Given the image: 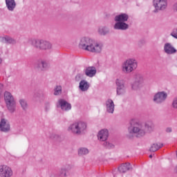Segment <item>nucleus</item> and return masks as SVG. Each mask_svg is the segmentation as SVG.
Masks as SVG:
<instances>
[{
	"instance_id": "f257e3e1",
	"label": "nucleus",
	"mask_w": 177,
	"mask_h": 177,
	"mask_svg": "<svg viewBox=\"0 0 177 177\" xmlns=\"http://www.w3.org/2000/svg\"><path fill=\"white\" fill-rule=\"evenodd\" d=\"M79 46L82 48V49L92 52L93 53H100V52H102V48L101 44H99L88 37L82 38Z\"/></svg>"
},
{
	"instance_id": "f03ea898",
	"label": "nucleus",
	"mask_w": 177,
	"mask_h": 177,
	"mask_svg": "<svg viewBox=\"0 0 177 177\" xmlns=\"http://www.w3.org/2000/svg\"><path fill=\"white\" fill-rule=\"evenodd\" d=\"M138 68V62L133 59H129L122 64V71L125 74H129Z\"/></svg>"
},
{
	"instance_id": "7ed1b4c3",
	"label": "nucleus",
	"mask_w": 177,
	"mask_h": 177,
	"mask_svg": "<svg viewBox=\"0 0 177 177\" xmlns=\"http://www.w3.org/2000/svg\"><path fill=\"white\" fill-rule=\"evenodd\" d=\"M4 100L9 111L13 113L16 110V101H15V97H13L12 93L6 91L4 93Z\"/></svg>"
},
{
	"instance_id": "20e7f679",
	"label": "nucleus",
	"mask_w": 177,
	"mask_h": 177,
	"mask_svg": "<svg viewBox=\"0 0 177 177\" xmlns=\"http://www.w3.org/2000/svg\"><path fill=\"white\" fill-rule=\"evenodd\" d=\"M32 45L37 49H41L42 50H46L52 48V44L49 41L41 39H32Z\"/></svg>"
},
{
	"instance_id": "39448f33",
	"label": "nucleus",
	"mask_w": 177,
	"mask_h": 177,
	"mask_svg": "<svg viewBox=\"0 0 177 177\" xmlns=\"http://www.w3.org/2000/svg\"><path fill=\"white\" fill-rule=\"evenodd\" d=\"M69 129H71L73 133L80 135L81 132L86 129V124L82 122H75L69 127Z\"/></svg>"
},
{
	"instance_id": "423d86ee",
	"label": "nucleus",
	"mask_w": 177,
	"mask_h": 177,
	"mask_svg": "<svg viewBox=\"0 0 177 177\" xmlns=\"http://www.w3.org/2000/svg\"><path fill=\"white\" fill-rule=\"evenodd\" d=\"M129 133H139L140 136L145 135V131L140 129V125L136 120H133L131 122V127L129 128Z\"/></svg>"
},
{
	"instance_id": "0eeeda50",
	"label": "nucleus",
	"mask_w": 177,
	"mask_h": 177,
	"mask_svg": "<svg viewBox=\"0 0 177 177\" xmlns=\"http://www.w3.org/2000/svg\"><path fill=\"white\" fill-rule=\"evenodd\" d=\"M13 175V171L12 169L9 167V166L6 165H1L0 166V176L1 177H10Z\"/></svg>"
},
{
	"instance_id": "6e6552de",
	"label": "nucleus",
	"mask_w": 177,
	"mask_h": 177,
	"mask_svg": "<svg viewBox=\"0 0 177 177\" xmlns=\"http://www.w3.org/2000/svg\"><path fill=\"white\" fill-rule=\"evenodd\" d=\"M167 5V0H153V6L156 10H164Z\"/></svg>"
},
{
	"instance_id": "1a4fd4ad",
	"label": "nucleus",
	"mask_w": 177,
	"mask_h": 177,
	"mask_svg": "<svg viewBox=\"0 0 177 177\" xmlns=\"http://www.w3.org/2000/svg\"><path fill=\"white\" fill-rule=\"evenodd\" d=\"M167 93L162 91L156 93L153 97V102L155 103H162L167 99Z\"/></svg>"
},
{
	"instance_id": "9d476101",
	"label": "nucleus",
	"mask_w": 177,
	"mask_h": 177,
	"mask_svg": "<svg viewBox=\"0 0 177 177\" xmlns=\"http://www.w3.org/2000/svg\"><path fill=\"white\" fill-rule=\"evenodd\" d=\"M117 93L118 95H124L125 93V86L124 85V80H116Z\"/></svg>"
},
{
	"instance_id": "9b49d317",
	"label": "nucleus",
	"mask_w": 177,
	"mask_h": 177,
	"mask_svg": "<svg viewBox=\"0 0 177 177\" xmlns=\"http://www.w3.org/2000/svg\"><path fill=\"white\" fill-rule=\"evenodd\" d=\"M98 140L100 142H105L109 138V130L102 129L98 132L97 134Z\"/></svg>"
},
{
	"instance_id": "f8f14e48",
	"label": "nucleus",
	"mask_w": 177,
	"mask_h": 177,
	"mask_svg": "<svg viewBox=\"0 0 177 177\" xmlns=\"http://www.w3.org/2000/svg\"><path fill=\"white\" fill-rule=\"evenodd\" d=\"M0 131L2 132H9L10 131V124L5 119H2L0 122Z\"/></svg>"
},
{
	"instance_id": "ddd939ff",
	"label": "nucleus",
	"mask_w": 177,
	"mask_h": 177,
	"mask_svg": "<svg viewBox=\"0 0 177 177\" xmlns=\"http://www.w3.org/2000/svg\"><path fill=\"white\" fill-rule=\"evenodd\" d=\"M58 103L62 109L64 111H68V110H71V104H68V102H66L64 100H59Z\"/></svg>"
},
{
	"instance_id": "4468645a",
	"label": "nucleus",
	"mask_w": 177,
	"mask_h": 177,
	"mask_svg": "<svg viewBox=\"0 0 177 177\" xmlns=\"http://www.w3.org/2000/svg\"><path fill=\"white\" fill-rule=\"evenodd\" d=\"M165 52L167 53V55H172L173 53H176V49H175L172 45L166 44L165 45Z\"/></svg>"
},
{
	"instance_id": "2eb2a0df",
	"label": "nucleus",
	"mask_w": 177,
	"mask_h": 177,
	"mask_svg": "<svg viewBox=\"0 0 177 177\" xmlns=\"http://www.w3.org/2000/svg\"><path fill=\"white\" fill-rule=\"evenodd\" d=\"M129 169H131V163H124L119 167V171L122 174H125Z\"/></svg>"
},
{
	"instance_id": "dca6fc26",
	"label": "nucleus",
	"mask_w": 177,
	"mask_h": 177,
	"mask_svg": "<svg viewBox=\"0 0 177 177\" xmlns=\"http://www.w3.org/2000/svg\"><path fill=\"white\" fill-rule=\"evenodd\" d=\"M108 113H114V102L111 100H108L106 102Z\"/></svg>"
},
{
	"instance_id": "f3484780",
	"label": "nucleus",
	"mask_w": 177,
	"mask_h": 177,
	"mask_svg": "<svg viewBox=\"0 0 177 177\" xmlns=\"http://www.w3.org/2000/svg\"><path fill=\"white\" fill-rule=\"evenodd\" d=\"M128 15L127 14H121L120 15H118L115 17V21H119L120 23L121 21L124 23V21H128Z\"/></svg>"
},
{
	"instance_id": "a211bd4d",
	"label": "nucleus",
	"mask_w": 177,
	"mask_h": 177,
	"mask_svg": "<svg viewBox=\"0 0 177 177\" xmlns=\"http://www.w3.org/2000/svg\"><path fill=\"white\" fill-rule=\"evenodd\" d=\"M114 28L115 30H127L128 28V24L124 22H118L115 24Z\"/></svg>"
},
{
	"instance_id": "6ab92c4d",
	"label": "nucleus",
	"mask_w": 177,
	"mask_h": 177,
	"mask_svg": "<svg viewBox=\"0 0 177 177\" xmlns=\"http://www.w3.org/2000/svg\"><path fill=\"white\" fill-rule=\"evenodd\" d=\"M85 74L87 77H93L96 74V68L95 67H88L86 69Z\"/></svg>"
},
{
	"instance_id": "aec40b11",
	"label": "nucleus",
	"mask_w": 177,
	"mask_h": 177,
	"mask_svg": "<svg viewBox=\"0 0 177 177\" xmlns=\"http://www.w3.org/2000/svg\"><path fill=\"white\" fill-rule=\"evenodd\" d=\"M8 10H13L16 8V3L15 0H6Z\"/></svg>"
},
{
	"instance_id": "412c9836",
	"label": "nucleus",
	"mask_w": 177,
	"mask_h": 177,
	"mask_svg": "<svg viewBox=\"0 0 177 177\" xmlns=\"http://www.w3.org/2000/svg\"><path fill=\"white\" fill-rule=\"evenodd\" d=\"M88 88H89V84L86 81L82 80L80 82V89H81V91H83L84 92L85 91H88Z\"/></svg>"
},
{
	"instance_id": "4be33fe9",
	"label": "nucleus",
	"mask_w": 177,
	"mask_h": 177,
	"mask_svg": "<svg viewBox=\"0 0 177 177\" xmlns=\"http://www.w3.org/2000/svg\"><path fill=\"white\" fill-rule=\"evenodd\" d=\"M138 78V81H136L132 86L133 89H138V88H140L142 86V82H143V78L140 77V76H137Z\"/></svg>"
},
{
	"instance_id": "5701e85b",
	"label": "nucleus",
	"mask_w": 177,
	"mask_h": 177,
	"mask_svg": "<svg viewBox=\"0 0 177 177\" xmlns=\"http://www.w3.org/2000/svg\"><path fill=\"white\" fill-rule=\"evenodd\" d=\"M162 147V144H153L150 147V151H157V150H159V149H161Z\"/></svg>"
},
{
	"instance_id": "b1692460",
	"label": "nucleus",
	"mask_w": 177,
	"mask_h": 177,
	"mask_svg": "<svg viewBox=\"0 0 177 177\" xmlns=\"http://www.w3.org/2000/svg\"><path fill=\"white\" fill-rule=\"evenodd\" d=\"M78 153L80 156H84L85 154H88V153H89V151L86 148H81L80 149Z\"/></svg>"
},
{
	"instance_id": "393cba45",
	"label": "nucleus",
	"mask_w": 177,
	"mask_h": 177,
	"mask_svg": "<svg viewBox=\"0 0 177 177\" xmlns=\"http://www.w3.org/2000/svg\"><path fill=\"white\" fill-rule=\"evenodd\" d=\"M19 103H20L22 109H24V110H25V109L27 107V102H26L24 99H21L19 100Z\"/></svg>"
},
{
	"instance_id": "a878e982",
	"label": "nucleus",
	"mask_w": 177,
	"mask_h": 177,
	"mask_svg": "<svg viewBox=\"0 0 177 177\" xmlns=\"http://www.w3.org/2000/svg\"><path fill=\"white\" fill-rule=\"evenodd\" d=\"M60 93H62V86H58L55 88L54 94L57 95H60Z\"/></svg>"
},
{
	"instance_id": "bb28decb",
	"label": "nucleus",
	"mask_w": 177,
	"mask_h": 177,
	"mask_svg": "<svg viewBox=\"0 0 177 177\" xmlns=\"http://www.w3.org/2000/svg\"><path fill=\"white\" fill-rule=\"evenodd\" d=\"M172 107L174 109H177V97L174 99L172 102Z\"/></svg>"
},
{
	"instance_id": "cd10ccee",
	"label": "nucleus",
	"mask_w": 177,
	"mask_h": 177,
	"mask_svg": "<svg viewBox=\"0 0 177 177\" xmlns=\"http://www.w3.org/2000/svg\"><path fill=\"white\" fill-rule=\"evenodd\" d=\"M105 146L107 149H113V147H114V145H113V144H111L110 142H106Z\"/></svg>"
},
{
	"instance_id": "c85d7f7f",
	"label": "nucleus",
	"mask_w": 177,
	"mask_h": 177,
	"mask_svg": "<svg viewBox=\"0 0 177 177\" xmlns=\"http://www.w3.org/2000/svg\"><path fill=\"white\" fill-rule=\"evenodd\" d=\"M5 41H6L7 42H8L9 44H12L13 43V40L12 39V38L9 37H6L4 38Z\"/></svg>"
},
{
	"instance_id": "c756f323",
	"label": "nucleus",
	"mask_w": 177,
	"mask_h": 177,
	"mask_svg": "<svg viewBox=\"0 0 177 177\" xmlns=\"http://www.w3.org/2000/svg\"><path fill=\"white\" fill-rule=\"evenodd\" d=\"M171 37L177 39V29L171 33Z\"/></svg>"
},
{
	"instance_id": "7c9ffc66",
	"label": "nucleus",
	"mask_w": 177,
	"mask_h": 177,
	"mask_svg": "<svg viewBox=\"0 0 177 177\" xmlns=\"http://www.w3.org/2000/svg\"><path fill=\"white\" fill-rule=\"evenodd\" d=\"M99 32H100V34H101V35H104V34H106V32L104 31V28H100Z\"/></svg>"
},
{
	"instance_id": "2f4dec72",
	"label": "nucleus",
	"mask_w": 177,
	"mask_h": 177,
	"mask_svg": "<svg viewBox=\"0 0 177 177\" xmlns=\"http://www.w3.org/2000/svg\"><path fill=\"white\" fill-rule=\"evenodd\" d=\"M39 66H41L43 68H45V67H46V63L41 62V64H39Z\"/></svg>"
},
{
	"instance_id": "473e14b6",
	"label": "nucleus",
	"mask_w": 177,
	"mask_h": 177,
	"mask_svg": "<svg viewBox=\"0 0 177 177\" xmlns=\"http://www.w3.org/2000/svg\"><path fill=\"white\" fill-rule=\"evenodd\" d=\"M3 89V84L0 83V95L2 93V90Z\"/></svg>"
},
{
	"instance_id": "72a5a7b5",
	"label": "nucleus",
	"mask_w": 177,
	"mask_h": 177,
	"mask_svg": "<svg viewBox=\"0 0 177 177\" xmlns=\"http://www.w3.org/2000/svg\"><path fill=\"white\" fill-rule=\"evenodd\" d=\"M145 128H146L147 131H151V127H149V126L147 124L145 125Z\"/></svg>"
},
{
	"instance_id": "f704fd0d",
	"label": "nucleus",
	"mask_w": 177,
	"mask_h": 177,
	"mask_svg": "<svg viewBox=\"0 0 177 177\" xmlns=\"http://www.w3.org/2000/svg\"><path fill=\"white\" fill-rule=\"evenodd\" d=\"M166 131H167V132H172V129L167 128Z\"/></svg>"
},
{
	"instance_id": "c9c22d12",
	"label": "nucleus",
	"mask_w": 177,
	"mask_h": 177,
	"mask_svg": "<svg viewBox=\"0 0 177 177\" xmlns=\"http://www.w3.org/2000/svg\"><path fill=\"white\" fill-rule=\"evenodd\" d=\"M174 10H176L177 12V3H176L174 6Z\"/></svg>"
},
{
	"instance_id": "e433bc0d",
	"label": "nucleus",
	"mask_w": 177,
	"mask_h": 177,
	"mask_svg": "<svg viewBox=\"0 0 177 177\" xmlns=\"http://www.w3.org/2000/svg\"><path fill=\"white\" fill-rule=\"evenodd\" d=\"M149 158H153V156H152V155H150V156H149Z\"/></svg>"
},
{
	"instance_id": "4c0bfd02",
	"label": "nucleus",
	"mask_w": 177,
	"mask_h": 177,
	"mask_svg": "<svg viewBox=\"0 0 177 177\" xmlns=\"http://www.w3.org/2000/svg\"><path fill=\"white\" fill-rule=\"evenodd\" d=\"M0 63H2V59H0Z\"/></svg>"
}]
</instances>
